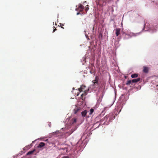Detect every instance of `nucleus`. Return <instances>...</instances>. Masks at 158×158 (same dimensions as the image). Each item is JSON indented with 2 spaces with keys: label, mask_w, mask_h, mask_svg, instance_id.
Masks as SVG:
<instances>
[{
  "label": "nucleus",
  "mask_w": 158,
  "mask_h": 158,
  "mask_svg": "<svg viewBox=\"0 0 158 158\" xmlns=\"http://www.w3.org/2000/svg\"><path fill=\"white\" fill-rule=\"evenodd\" d=\"M56 30V28H55V29H54V30L53 31V32H54L55 30Z\"/></svg>",
  "instance_id": "nucleus-22"
},
{
  "label": "nucleus",
  "mask_w": 158,
  "mask_h": 158,
  "mask_svg": "<svg viewBox=\"0 0 158 158\" xmlns=\"http://www.w3.org/2000/svg\"><path fill=\"white\" fill-rule=\"evenodd\" d=\"M116 31V35L117 36H118L120 34V31L121 29L120 28H118L115 29Z\"/></svg>",
  "instance_id": "nucleus-4"
},
{
  "label": "nucleus",
  "mask_w": 158,
  "mask_h": 158,
  "mask_svg": "<svg viewBox=\"0 0 158 158\" xmlns=\"http://www.w3.org/2000/svg\"><path fill=\"white\" fill-rule=\"evenodd\" d=\"M45 145V143L43 142H41L40 143L38 146V147L39 148H42Z\"/></svg>",
  "instance_id": "nucleus-10"
},
{
  "label": "nucleus",
  "mask_w": 158,
  "mask_h": 158,
  "mask_svg": "<svg viewBox=\"0 0 158 158\" xmlns=\"http://www.w3.org/2000/svg\"><path fill=\"white\" fill-rule=\"evenodd\" d=\"M34 151H35V150H34L31 151H29L27 153V155H30L32 154L34 152Z\"/></svg>",
  "instance_id": "nucleus-13"
},
{
  "label": "nucleus",
  "mask_w": 158,
  "mask_h": 158,
  "mask_svg": "<svg viewBox=\"0 0 158 158\" xmlns=\"http://www.w3.org/2000/svg\"><path fill=\"white\" fill-rule=\"evenodd\" d=\"M109 117V115H106L104 117V119H107V118Z\"/></svg>",
  "instance_id": "nucleus-20"
},
{
  "label": "nucleus",
  "mask_w": 158,
  "mask_h": 158,
  "mask_svg": "<svg viewBox=\"0 0 158 158\" xmlns=\"http://www.w3.org/2000/svg\"><path fill=\"white\" fill-rule=\"evenodd\" d=\"M131 80H129L127 81L126 83L127 85H129L131 83L132 81H131Z\"/></svg>",
  "instance_id": "nucleus-14"
},
{
  "label": "nucleus",
  "mask_w": 158,
  "mask_h": 158,
  "mask_svg": "<svg viewBox=\"0 0 158 158\" xmlns=\"http://www.w3.org/2000/svg\"><path fill=\"white\" fill-rule=\"evenodd\" d=\"M85 87H83L82 90L84 89Z\"/></svg>",
  "instance_id": "nucleus-24"
},
{
  "label": "nucleus",
  "mask_w": 158,
  "mask_h": 158,
  "mask_svg": "<svg viewBox=\"0 0 158 158\" xmlns=\"http://www.w3.org/2000/svg\"><path fill=\"white\" fill-rule=\"evenodd\" d=\"M123 35L124 36V39L125 40L129 39L131 37V36L129 35L126 34L124 32L123 33Z\"/></svg>",
  "instance_id": "nucleus-2"
},
{
  "label": "nucleus",
  "mask_w": 158,
  "mask_h": 158,
  "mask_svg": "<svg viewBox=\"0 0 158 158\" xmlns=\"http://www.w3.org/2000/svg\"><path fill=\"white\" fill-rule=\"evenodd\" d=\"M62 149V150H65L67 152V148H61L60 149Z\"/></svg>",
  "instance_id": "nucleus-19"
},
{
  "label": "nucleus",
  "mask_w": 158,
  "mask_h": 158,
  "mask_svg": "<svg viewBox=\"0 0 158 158\" xmlns=\"http://www.w3.org/2000/svg\"><path fill=\"white\" fill-rule=\"evenodd\" d=\"M59 132L58 131V132H53V133H51L52 135H55L56 134V133H58Z\"/></svg>",
  "instance_id": "nucleus-18"
},
{
  "label": "nucleus",
  "mask_w": 158,
  "mask_h": 158,
  "mask_svg": "<svg viewBox=\"0 0 158 158\" xmlns=\"http://www.w3.org/2000/svg\"><path fill=\"white\" fill-rule=\"evenodd\" d=\"M87 114V111L86 110H84L81 112V115L83 117H85Z\"/></svg>",
  "instance_id": "nucleus-9"
},
{
  "label": "nucleus",
  "mask_w": 158,
  "mask_h": 158,
  "mask_svg": "<svg viewBox=\"0 0 158 158\" xmlns=\"http://www.w3.org/2000/svg\"><path fill=\"white\" fill-rule=\"evenodd\" d=\"M102 120H101V122H102Z\"/></svg>",
  "instance_id": "nucleus-26"
},
{
  "label": "nucleus",
  "mask_w": 158,
  "mask_h": 158,
  "mask_svg": "<svg viewBox=\"0 0 158 158\" xmlns=\"http://www.w3.org/2000/svg\"><path fill=\"white\" fill-rule=\"evenodd\" d=\"M138 74H134L131 75V77L132 78H134L137 77H138Z\"/></svg>",
  "instance_id": "nucleus-11"
},
{
  "label": "nucleus",
  "mask_w": 158,
  "mask_h": 158,
  "mask_svg": "<svg viewBox=\"0 0 158 158\" xmlns=\"http://www.w3.org/2000/svg\"><path fill=\"white\" fill-rule=\"evenodd\" d=\"M148 67H144L143 70V72L145 73H147L148 72Z\"/></svg>",
  "instance_id": "nucleus-6"
},
{
  "label": "nucleus",
  "mask_w": 158,
  "mask_h": 158,
  "mask_svg": "<svg viewBox=\"0 0 158 158\" xmlns=\"http://www.w3.org/2000/svg\"><path fill=\"white\" fill-rule=\"evenodd\" d=\"M84 95V94H82L81 95V97H83V96Z\"/></svg>",
  "instance_id": "nucleus-21"
},
{
  "label": "nucleus",
  "mask_w": 158,
  "mask_h": 158,
  "mask_svg": "<svg viewBox=\"0 0 158 158\" xmlns=\"http://www.w3.org/2000/svg\"><path fill=\"white\" fill-rule=\"evenodd\" d=\"M98 80L99 78L98 77L96 76L95 77V80H94L92 81V82L93 83V85H99V83H98Z\"/></svg>",
  "instance_id": "nucleus-1"
},
{
  "label": "nucleus",
  "mask_w": 158,
  "mask_h": 158,
  "mask_svg": "<svg viewBox=\"0 0 158 158\" xmlns=\"http://www.w3.org/2000/svg\"><path fill=\"white\" fill-rule=\"evenodd\" d=\"M103 1V2L104 3V2H106V0H102ZM98 1L97 0H96V3L97 4V5H101V3L100 2V0H98Z\"/></svg>",
  "instance_id": "nucleus-8"
},
{
  "label": "nucleus",
  "mask_w": 158,
  "mask_h": 158,
  "mask_svg": "<svg viewBox=\"0 0 158 158\" xmlns=\"http://www.w3.org/2000/svg\"><path fill=\"white\" fill-rule=\"evenodd\" d=\"M94 111V109H91L90 110V112L89 113V114L91 115L92 114L93 112Z\"/></svg>",
  "instance_id": "nucleus-15"
},
{
  "label": "nucleus",
  "mask_w": 158,
  "mask_h": 158,
  "mask_svg": "<svg viewBox=\"0 0 158 158\" xmlns=\"http://www.w3.org/2000/svg\"><path fill=\"white\" fill-rule=\"evenodd\" d=\"M77 119L76 118H73L71 120V123L72 124L75 123L77 122Z\"/></svg>",
  "instance_id": "nucleus-7"
},
{
  "label": "nucleus",
  "mask_w": 158,
  "mask_h": 158,
  "mask_svg": "<svg viewBox=\"0 0 158 158\" xmlns=\"http://www.w3.org/2000/svg\"><path fill=\"white\" fill-rule=\"evenodd\" d=\"M80 14V13L79 12H78L77 13V15H78Z\"/></svg>",
  "instance_id": "nucleus-23"
},
{
  "label": "nucleus",
  "mask_w": 158,
  "mask_h": 158,
  "mask_svg": "<svg viewBox=\"0 0 158 158\" xmlns=\"http://www.w3.org/2000/svg\"><path fill=\"white\" fill-rule=\"evenodd\" d=\"M83 87H85V86L84 85H82L81 86L80 88H79L78 90L80 92H81L83 91Z\"/></svg>",
  "instance_id": "nucleus-12"
},
{
  "label": "nucleus",
  "mask_w": 158,
  "mask_h": 158,
  "mask_svg": "<svg viewBox=\"0 0 158 158\" xmlns=\"http://www.w3.org/2000/svg\"><path fill=\"white\" fill-rule=\"evenodd\" d=\"M88 6H89L88 5H86V6H85V10L86 11H87L88 10H89V7H88Z\"/></svg>",
  "instance_id": "nucleus-17"
},
{
  "label": "nucleus",
  "mask_w": 158,
  "mask_h": 158,
  "mask_svg": "<svg viewBox=\"0 0 158 158\" xmlns=\"http://www.w3.org/2000/svg\"><path fill=\"white\" fill-rule=\"evenodd\" d=\"M79 110V109L78 108L74 109V114H76L77 112Z\"/></svg>",
  "instance_id": "nucleus-16"
},
{
  "label": "nucleus",
  "mask_w": 158,
  "mask_h": 158,
  "mask_svg": "<svg viewBox=\"0 0 158 158\" xmlns=\"http://www.w3.org/2000/svg\"><path fill=\"white\" fill-rule=\"evenodd\" d=\"M86 2V1H85V2H84H84Z\"/></svg>",
  "instance_id": "nucleus-27"
},
{
  "label": "nucleus",
  "mask_w": 158,
  "mask_h": 158,
  "mask_svg": "<svg viewBox=\"0 0 158 158\" xmlns=\"http://www.w3.org/2000/svg\"><path fill=\"white\" fill-rule=\"evenodd\" d=\"M140 78H138L136 79H134L132 80L131 81H132V83H136L140 81Z\"/></svg>",
  "instance_id": "nucleus-5"
},
{
  "label": "nucleus",
  "mask_w": 158,
  "mask_h": 158,
  "mask_svg": "<svg viewBox=\"0 0 158 158\" xmlns=\"http://www.w3.org/2000/svg\"><path fill=\"white\" fill-rule=\"evenodd\" d=\"M84 9V6L80 4L79 5V6L77 9L80 12L83 11Z\"/></svg>",
  "instance_id": "nucleus-3"
},
{
  "label": "nucleus",
  "mask_w": 158,
  "mask_h": 158,
  "mask_svg": "<svg viewBox=\"0 0 158 158\" xmlns=\"http://www.w3.org/2000/svg\"><path fill=\"white\" fill-rule=\"evenodd\" d=\"M85 95H86L87 94L86 93V92H85Z\"/></svg>",
  "instance_id": "nucleus-25"
}]
</instances>
